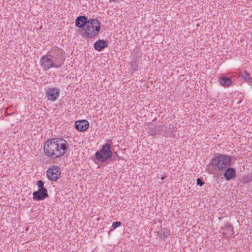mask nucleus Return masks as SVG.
Here are the masks:
<instances>
[{
	"label": "nucleus",
	"mask_w": 252,
	"mask_h": 252,
	"mask_svg": "<svg viewBox=\"0 0 252 252\" xmlns=\"http://www.w3.org/2000/svg\"><path fill=\"white\" fill-rule=\"evenodd\" d=\"M67 142L62 138L52 139L46 142L44 150L47 156L56 158L63 155L68 148Z\"/></svg>",
	"instance_id": "nucleus-1"
},
{
	"label": "nucleus",
	"mask_w": 252,
	"mask_h": 252,
	"mask_svg": "<svg viewBox=\"0 0 252 252\" xmlns=\"http://www.w3.org/2000/svg\"><path fill=\"white\" fill-rule=\"evenodd\" d=\"M82 36L86 38L94 36L100 31L99 23L96 19H90L89 23L84 29Z\"/></svg>",
	"instance_id": "nucleus-2"
},
{
	"label": "nucleus",
	"mask_w": 252,
	"mask_h": 252,
	"mask_svg": "<svg viewBox=\"0 0 252 252\" xmlns=\"http://www.w3.org/2000/svg\"><path fill=\"white\" fill-rule=\"evenodd\" d=\"M231 157L226 155L219 154L216 156L212 160L211 164L213 166L216 167L219 171L226 169L229 166L231 162Z\"/></svg>",
	"instance_id": "nucleus-3"
},
{
	"label": "nucleus",
	"mask_w": 252,
	"mask_h": 252,
	"mask_svg": "<svg viewBox=\"0 0 252 252\" xmlns=\"http://www.w3.org/2000/svg\"><path fill=\"white\" fill-rule=\"evenodd\" d=\"M48 56H50L55 68H59L63 64L65 58L62 51L58 48L52 49L48 52Z\"/></svg>",
	"instance_id": "nucleus-4"
},
{
	"label": "nucleus",
	"mask_w": 252,
	"mask_h": 252,
	"mask_svg": "<svg viewBox=\"0 0 252 252\" xmlns=\"http://www.w3.org/2000/svg\"><path fill=\"white\" fill-rule=\"evenodd\" d=\"M112 143H106L103 145L99 151L96 152L95 154L96 159L99 162H105L109 158H111L112 152L111 150Z\"/></svg>",
	"instance_id": "nucleus-5"
},
{
	"label": "nucleus",
	"mask_w": 252,
	"mask_h": 252,
	"mask_svg": "<svg viewBox=\"0 0 252 252\" xmlns=\"http://www.w3.org/2000/svg\"><path fill=\"white\" fill-rule=\"evenodd\" d=\"M40 63L43 69L46 71L50 68L54 67V65L50 56H48V52L46 55L43 56L40 60Z\"/></svg>",
	"instance_id": "nucleus-6"
},
{
	"label": "nucleus",
	"mask_w": 252,
	"mask_h": 252,
	"mask_svg": "<svg viewBox=\"0 0 252 252\" xmlns=\"http://www.w3.org/2000/svg\"><path fill=\"white\" fill-rule=\"evenodd\" d=\"M61 171L59 168L56 166L50 167L47 171V176L49 180L56 181L60 177Z\"/></svg>",
	"instance_id": "nucleus-7"
},
{
	"label": "nucleus",
	"mask_w": 252,
	"mask_h": 252,
	"mask_svg": "<svg viewBox=\"0 0 252 252\" xmlns=\"http://www.w3.org/2000/svg\"><path fill=\"white\" fill-rule=\"evenodd\" d=\"M48 196L47 189H42L33 192V199L36 201L43 200Z\"/></svg>",
	"instance_id": "nucleus-8"
},
{
	"label": "nucleus",
	"mask_w": 252,
	"mask_h": 252,
	"mask_svg": "<svg viewBox=\"0 0 252 252\" xmlns=\"http://www.w3.org/2000/svg\"><path fill=\"white\" fill-rule=\"evenodd\" d=\"M89 126L88 121L86 120L76 121L75 127L79 131H84L88 129Z\"/></svg>",
	"instance_id": "nucleus-9"
},
{
	"label": "nucleus",
	"mask_w": 252,
	"mask_h": 252,
	"mask_svg": "<svg viewBox=\"0 0 252 252\" xmlns=\"http://www.w3.org/2000/svg\"><path fill=\"white\" fill-rule=\"evenodd\" d=\"M59 95V89L57 88H50L47 92V95L49 100H55Z\"/></svg>",
	"instance_id": "nucleus-10"
},
{
	"label": "nucleus",
	"mask_w": 252,
	"mask_h": 252,
	"mask_svg": "<svg viewBox=\"0 0 252 252\" xmlns=\"http://www.w3.org/2000/svg\"><path fill=\"white\" fill-rule=\"evenodd\" d=\"M89 23V20L85 16H80L78 17L75 21V25L78 28H83L86 26Z\"/></svg>",
	"instance_id": "nucleus-11"
},
{
	"label": "nucleus",
	"mask_w": 252,
	"mask_h": 252,
	"mask_svg": "<svg viewBox=\"0 0 252 252\" xmlns=\"http://www.w3.org/2000/svg\"><path fill=\"white\" fill-rule=\"evenodd\" d=\"M236 171L234 168L229 167L225 169V171L224 173V177L226 180L228 181L233 179L236 177Z\"/></svg>",
	"instance_id": "nucleus-12"
},
{
	"label": "nucleus",
	"mask_w": 252,
	"mask_h": 252,
	"mask_svg": "<svg viewBox=\"0 0 252 252\" xmlns=\"http://www.w3.org/2000/svg\"><path fill=\"white\" fill-rule=\"evenodd\" d=\"M221 230L223 235L226 237L230 236L233 234V227L228 222L221 228Z\"/></svg>",
	"instance_id": "nucleus-13"
},
{
	"label": "nucleus",
	"mask_w": 252,
	"mask_h": 252,
	"mask_svg": "<svg viewBox=\"0 0 252 252\" xmlns=\"http://www.w3.org/2000/svg\"><path fill=\"white\" fill-rule=\"evenodd\" d=\"M159 126L150 125L149 127L148 134L151 136H155L158 134H160Z\"/></svg>",
	"instance_id": "nucleus-14"
},
{
	"label": "nucleus",
	"mask_w": 252,
	"mask_h": 252,
	"mask_svg": "<svg viewBox=\"0 0 252 252\" xmlns=\"http://www.w3.org/2000/svg\"><path fill=\"white\" fill-rule=\"evenodd\" d=\"M107 45V42L103 40H98L94 44V48L96 50L100 51L102 49L106 47Z\"/></svg>",
	"instance_id": "nucleus-15"
},
{
	"label": "nucleus",
	"mask_w": 252,
	"mask_h": 252,
	"mask_svg": "<svg viewBox=\"0 0 252 252\" xmlns=\"http://www.w3.org/2000/svg\"><path fill=\"white\" fill-rule=\"evenodd\" d=\"M220 83L223 87H228L232 84L231 80L224 76L220 78Z\"/></svg>",
	"instance_id": "nucleus-16"
},
{
	"label": "nucleus",
	"mask_w": 252,
	"mask_h": 252,
	"mask_svg": "<svg viewBox=\"0 0 252 252\" xmlns=\"http://www.w3.org/2000/svg\"><path fill=\"white\" fill-rule=\"evenodd\" d=\"M160 134L167 135L170 133V127L167 125L159 126Z\"/></svg>",
	"instance_id": "nucleus-17"
},
{
	"label": "nucleus",
	"mask_w": 252,
	"mask_h": 252,
	"mask_svg": "<svg viewBox=\"0 0 252 252\" xmlns=\"http://www.w3.org/2000/svg\"><path fill=\"white\" fill-rule=\"evenodd\" d=\"M241 76L242 78L247 81L248 82L252 83V78L250 76V75L246 71H244L241 73Z\"/></svg>",
	"instance_id": "nucleus-18"
},
{
	"label": "nucleus",
	"mask_w": 252,
	"mask_h": 252,
	"mask_svg": "<svg viewBox=\"0 0 252 252\" xmlns=\"http://www.w3.org/2000/svg\"><path fill=\"white\" fill-rule=\"evenodd\" d=\"M37 186L39 188V189H45L44 187V183L41 180L37 181Z\"/></svg>",
	"instance_id": "nucleus-19"
},
{
	"label": "nucleus",
	"mask_w": 252,
	"mask_h": 252,
	"mask_svg": "<svg viewBox=\"0 0 252 252\" xmlns=\"http://www.w3.org/2000/svg\"><path fill=\"white\" fill-rule=\"evenodd\" d=\"M122 223L120 221H115L112 224V227L114 229H116V228L121 226Z\"/></svg>",
	"instance_id": "nucleus-20"
},
{
	"label": "nucleus",
	"mask_w": 252,
	"mask_h": 252,
	"mask_svg": "<svg viewBox=\"0 0 252 252\" xmlns=\"http://www.w3.org/2000/svg\"><path fill=\"white\" fill-rule=\"evenodd\" d=\"M196 184L198 186H202L204 185V183L200 178H198L197 179Z\"/></svg>",
	"instance_id": "nucleus-21"
},
{
	"label": "nucleus",
	"mask_w": 252,
	"mask_h": 252,
	"mask_svg": "<svg viewBox=\"0 0 252 252\" xmlns=\"http://www.w3.org/2000/svg\"><path fill=\"white\" fill-rule=\"evenodd\" d=\"M121 0H109V2H115L117 3H119Z\"/></svg>",
	"instance_id": "nucleus-22"
},
{
	"label": "nucleus",
	"mask_w": 252,
	"mask_h": 252,
	"mask_svg": "<svg viewBox=\"0 0 252 252\" xmlns=\"http://www.w3.org/2000/svg\"><path fill=\"white\" fill-rule=\"evenodd\" d=\"M164 233V236L166 237L167 235H168L169 234V232L168 231H166V233H165L164 232H163Z\"/></svg>",
	"instance_id": "nucleus-23"
},
{
	"label": "nucleus",
	"mask_w": 252,
	"mask_h": 252,
	"mask_svg": "<svg viewBox=\"0 0 252 252\" xmlns=\"http://www.w3.org/2000/svg\"><path fill=\"white\" fill-rule=\"evenodd\" d=\"M251 180V179H248L247 180L244 181V182L247 183V182H250Z\"/></svg>",
	"instance_id": "nucleus-24"
},
{
	"label": "nucleus",
	"mask_w": 252,
	"mask_h": 252,
	"mask_svg": "<svg viewBox=\"0 0 252 252\" xmlns=\"http://www.w3.org/2000/svg\"><path fill=\"white\" fill-rule=\"evenodd\" d=\"M164 179V177H162L161 178V180H163Z\"/></svg>",
	"instance_id": "nucleus-25"
}]
</instances>
